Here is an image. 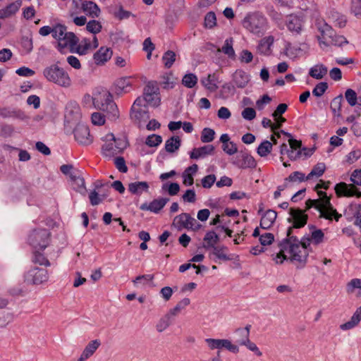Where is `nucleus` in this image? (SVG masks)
Here are the masks:
<instances>
[{"instance_id":"obj_1","label":"nucleus","mask_w":361,"mask_h":361,"mask_svg":"<svg viewBox=\"0 0 361 361\" xmlns=\"http://www.w3.org/2000/svg\"><path fill=\"white\" fill-rule=\"evenodd\" d=\"M279 252L273 259L276 264H282L288 259L302 264L306 263L308 257L307 243L300 242L291 235V229L287 231V238L279 243Z\"/></svg>"},{"instance_id":"obj_2","label":"nucleus","mask_w":361,"mask_h":361,"mask_svg":"<svg viewBox=\"0 0 361 361\" xmlns=\"http://www.w3.org/2000/svg\"><path fill=\"white\" fill-rule=\"evenodd\" d=\"M329 183V182L326 183L321 180V183L317 184L315 190L317 192L318 198L307 200L305 202L306 209L314 208L319 212V218L329 221L334 219L336 221H338L341 214L333 207L331 203V197L327 195L326 192L319 190V188L327 189Z\"/></svg>"},{"instance_id":"obj_3","label":"nucleus","mask_w":361,"mask_h":361,"mask_svg":"<svg viewBox=\"0 0 361 361\" xmlns=\"http://www.w3.org/2000/svg\"><path fill=\"white\" fill-rule=\"evenodd\" d=\"M92 102L96 109L106 112L110 119L116 121L119 118V110L109 91L102 90L95 93L92 97Z\"/></svg>"},{"instance_id":"obj_4","label":"nucleus","mask_w":361,"mask_h":361,"mask_svg":"<svg viewBox=\"0 0 361 361\" xmlns=\"http://www.w3.org/2000/svg\"><path fill=\"white\" fill-rule=\"evenodd\" d=\"M44 78L51 83L62 88H69L72 85V80L69 73L56 63L45 67L42 71Z\"/></svg>"},{"instance_id":"obj_5","label":"nucleus","mask_w":361,"mask_h":361,"mask_svg":"<svg viewBox=\"0 0 361 361\" xmlns=\"http://www.w3.org/2000/svg\"><path fill=\"white\" fill-rule=\"evenodd\" d=\"M242 25L247 31L258 37L262 36L269 28L267 18L259 12L247 13L242 21Z\"/></svg>"},{"instance_id":"obj_6","label":"nucleus","mask_w":361,"mask_h":361,"mask_svg":"<svg viewBox=\"0 0 361 361\" xmlns=\"http://www.w3.org/2000/svg\"><path fill=\"white\" fill-rule=\"evenodd\" d=\"M102 140L104 142L102 147V154L108 158L121 153L128 146L125 137L116 138L113 133L106 134Z\"/></svg>"},{"instance_id":"obj_7","label":"nucleus","mask_w":361,"mask_h":361,"mask_svg":"<svg viewBox=\"0 0 361 361\" xmlns=\"http://www.w3.org/2000/svg\"><path fill=\"white\" fill-rule=\"evenodd\" d=\"M318 29L321 34V36L318 37L321 47H322V45L325 47L330 45L341 47L348 42L345 37L337 35L332 27L325 23H319Z\"/></svg>"},{"instance_id":"obj_8","label":"nucleus","mask_w":361,"mask_h":361,"mask_svg":"<svg viewBox=\"0 0 361 361\" xmlns=\"http://www.w3.org/2000/svg\"><path fill=\"white\" fill-rule=\"evenodd\" d=\"M350 180L353 184L341 182L335 185L334 189L337 196L353 197L355 195L361 197V192L357 191L355 187V185L361 186V169H356L352 173Z\"/></svg>"},{"instance_id":"obj_9","label":"nucleus","mask_w":361,"mask_h":361,"mask_svg":"<svg viewBox=\"0 0 361 361\" xmlns=\"http://www.w3.org/2000/svg\"><path fill=\"white\" fill-rule=\"evenodd\" d=\"M130 118L137 124L140 125L142 121L145 122L149 118L146 104L141 97H137L130 109Z\"/></svg>"},{"instance_id":"obj_10","label":"nucleus","mask_w":361,"mask_h":361,"mask_svg":"<svg viewBox=\"0 0 361 361\" xmlns=\"http://www.w3.org/2000/svg\"><path fill=\"white\" fill-rule=\"evenodd\" d=\"M49 235L47 229L34 230L29 235V243L35 250H44L49 244Z\"/></svg>"},{"instance_id":"obj_11","label":"nucleus","mask_w":361,"mask_h":361,"mask_svg":"<svg viewBox=\"0 0 361 361\" xmlns=\"http://www.w3.org/2000/svg\"><path fill=\"white\" fill-rule=\"evenodd\" d=\"M25 281L30 284H42L49 279L48 271L44 268L31 267L24 274Z\"/></svg>"},{"instance_id":"obj_12","label":"nucleus","mask_w":361,"mask_h":361,"mask_svg":"<svg viewBox=\"0 0 361 361\" xmlns=\"http://www.w3.org/2000/svg\"><path fill=\"white\" fill-rule=\"evenodd\" d=\"M173 224L178 229L184 228L197 231L202 228V225L188 213H182L176 216Z\"/></svg>"},{"instance_id":"obj_13","label":"nucleus","mask_w":361,"mask_h":361,"mask_svg":"<svg viewBox=\"0 0 361 361\" xmlns=\"http://www.w3.org/2000/svg\"><path fill=\"white\" fill-rule=\"evenodd\" d=\"M159 87L156 82H148L144 89L143 97L144 103L146 104L157 106L160 103Z\"/></svg>"},{"instance_id":"obj_14","label":"nucleus","mask_w":361,"mask_h":361,"mask_svg":"<svg viewBox=\"0 0 361 361\" xmlns=\"http://www.w3.org/2000/svg\"><path fill=\"white\" fill-rule=\"evenodd\" d=\"M305 212V211L300 209H290V216L288 219V221L292 224V226L289 227L288 230L291 229L292 231L293 228H300L305 226L308 216Z\"/></svg>"},{"instance_id":"obj_15","label":"nucleus","mask_w":361,"mask_h":361,"mask_svg":"<svg viewBox=\"0 0 361 361\" xmlns=\"http://www.w3.org/2000/svg\"><path fill=\"white\" fill-rule=\"evenodd\" d=\"M220 75L217 72H213L201 77L200 83L209 92H214L219 89Z\"/></svg>"},{"instance_id":"obj_16","label":"nucleus","mask_w":361,"mask_h":361,"mask_svg":"<svg viewBox=\"0 0 361 361\" xmlns=\"http://www.w3.org/2000/svg\"><path fill=\"white\" fill-rule=\"evenodd\" d=\"M286 25L293 35H300L303 30L305 20L302 16L291 14L287 16Z\"/></svg>"},{"instance_id":"obj_17","label":"nucleus","mask_w":361,"mask_h":361,"mask_svg":"<svg viewBox=\"0 0 361 361\" xmlns=\"http://www.w3.org/2000/svg\"><path fill=\"white\" fill-rule=\"evenodd\" d=\"M343 214L348 221L355 219L354 224L361 228V204L352 202L344 209Z\"/></svg>"},{"instance_id":"obj_18","label":"nucleus","mask_w":361,"mask_h":361,"mask_svg":"<svg viewBox=\"0 0 361 361\" xmlns=\"http://www.w3.org/2000/svg\"><path fill=\"white\" fill-rule=\"evenodd\" d=\"M99 45L96 36L93 37L92 42L90 39L83 38L77 45L71 49V52L77 53L79 55H85L90 50L97 48Z\"/></svg>"},{"instance_id":"obj_19","label":"nucleus","mask_w":361,"mask_h":361,"mask_svg":"<svg viewBox=\"0 0 361 361\" xmlns=\"http://www.w3.org/2000/svg\"><path fill=\"white\" fill-rule=\"evenodd\" d=\"M75 140L82 145H89L92 142L89 128L85 125H78L74 130Z\"/></svg>"},{"instance_id":"obj_20","label":"nucleus","mask_w":361,"mask_h":361,"mask_svg":"<svg viewBox=\"0 0 361 361\" xmlns=\"http://www.w3.org/2000/svg\"><path fill=\"white\" fill-rule=\"evenodd\" d=\"M78 43V38L73 32H67L63 35L62 38L58 42L57 49L60 52L66 47H70L71 50Z\"/></svg>"},{"instance_id":"obj_21","label":"nucleus","mask_w":361,"mask_h":361,"mask_svg":"<svg viewBox=\"0 0 361 361\" xmlns=\"http://www.w3.org/2000/svg\"><path fill=\"white\" fill-rule=\"evenodd\" d=\"M22 6V0H16L0 9V19L8 18L14 16Z\"/></svg>"},{"instance_id":"obj_22","label":"nucleus","mask_w":361,"mask_h":361,"mask_svg":"<svg viewBox=\"0 0 361 361\" xmlns=\"http://www.w3.org/2000/svg\"><path fill=\"white\" fill-rule=\"evenodd\" d=\"M250 80V75L242 70H237L232 75V82L237 88L245 87Z\"/></svg>"},{"instance_id":"obj_23","label":"nucleus","mask_w":361,"mask_h":361,"mask_svg":"<svg viewBox=\"0 0 361 361\" xmlns=\"http://www.w3.org/2000/svg\"><path fill=\"white\" fill-rule=\"evenodd\" d=\"M101 345V342L98 339L91 341L84 348L80 357L77 361H86L88 358L93 355L95 351Z\"/></svg>"},{"instance_id":"obj_24","label":"nucleus","mask_w":361,"mask_h":361,"mask_svg":"<svg viewBox=\"0 0 361 361\" xmlns=\"http://www.w3.org/2000/svg\"><path fill=\"white\" fill-rule=\"evenodd\" d=\"M214 151V147L213 145H204L200 147L194 148L190 153V157L192 159H203L208 155L212 154Z\"/></svg>"},{"instance_id":"obj_25","label":"nucleus","mask_w":361,"mask_h":361,"mask_svg":"<svg viewBox=\"0 0 361 361\" xmlns=\"http://www.w3.org/2000/svg\"><path fill=\"white\" fill-rule=\"evenodd\" d=\"M169 198H159L152 201L149 204H143L140 209L142 210H149L154 213H158L169 202Z\"/></svg>"},{"instance_id":"obj_26","label":"nucleus","mask_w":361,"mask_h":361,"mask_svg":"<svg viewBox=\"0 0 361 361\" xmlns=\"http://www.w3.org/2000/svg\"><path fill=\"white\" fill-rule=\"evenodd\" d=\"M277 213L272 210L268 209L262 216L260 221V227L263 229L270 228L276 221Z\"/></svg>"},{"instance_id":"obj_27","label":"nucleus","mask_w":361,"mask_h":361,"mask_svg":"<svg viewBox=\"0 0 361 361\" xmlns=\"http://www.w3.org/2000/svg\"><path fill=\"white\" fill-rule=\"evenodd\" d=\"M274 39L272 36H267L259 40L257 45V51L263 55H269L271 53V46Z\"/></svg>"},{"instance_id":"obj_28","label":"nucleus","mask_w":361,"mask_h":361,"mask_svg":"<svg viewBox=\"0 0 361 361\" xmlns=\"http://www.w3.org/2000/svg\"><path fill=\"white\" fill-rule=\"evenodd\" d=\"M82 10L88 16L97 18L100 14V8L93 1H83L82 2Z\"/></svg>"},{"instance_id":"obj_29","label":"nucleus","mask_w":361,"mask_h":361,"mask_svg":"<svg viewBox=\"0 0 361 361\" xmlns=\"http://www.w3.org/2000/svg\"><path fill=\"white\" fill-rule=\"evenodd\" d=\"M112 56V51L110 48L106 47H102L94 54V62L99 64H104L108 60L111 59Z\"/></svg>"},{"instance_id":"obj_30","label":"nucleus","mask_w":361,"mask_h":361,"mask_svg":"<svg viewBox=\"0 0 361 361\" xmlns=\"http://www.w3.org/2000/svg\"><path fill=\"white\" fill-rule=\"evenodd\" d=\"M131 82L130 78H121L118 79L114 84V91L118 95L127 93L130 91Z\"/></svg>"},{"instance_id":"obj_31","label":"nucleus","mask_w":361,"mask_h":361,"mask_svg":"<svg viewBox=\"0 0 361 361\" xmlns=\"http://www.w3.org/2000/svg\"><path fill=\"white\" fill-rule=\"evenodd\" d=\"M227 252V247L224 245H219L212 248V252L210 253L209 256H214L216 258L214 261L216 262H217V260L226 262L231 259V258L228 255Z\"/></svg>"},{"instance_id":"obj_32","label":"nucleus","mask_w":361,"mask_h":361,"mask_svg":"<svg viewBox=\"0 0 361 361\" xmlns=\"http://www.w3.org/2000/svg\"><path fill=\"white\" fill-rule=\"evenodd\" d=\"M173 317L167 312L157 322L155 328L158 333L166 331L173 323Z\"/></svg>"},{"instance_id":"obj_33","label":"nucleus","mask_w":361,"mask_h":361,"mask_svg":"<svg viewBox=\"0 0 361 361\" xmlns=\"http://www.w3.org/2000/svg\"><path fill=\"white\" fill-rule=\"evenodd\" d=\"M360 321H361V306L356 310V311L353 314V316L351 317L350 319L348 322H347L340 326V329L343 331L351 329L354 328L355 326H356Z\"/></svg>"},{"instance_id":"obj_34","label":"nucleus","mask_w":361,"mask_h":361,"mask_svg":"<svg viewBox=\"0 0 361 361\" xmlns=\"http://www.w3.org/2000/svg\"><path fill=\"white\" fill-rule=\"evenodd\" d=\"M219 235L214 231H208L203 238L202 247L206 250L214 248L219 242Z\"/></svg>"},{"instance_id":"obj_35","label":"nucleus","mask_w":361,"mask_h":361,"mask_svg":"<svg viewBox=\"0 0 361 361\" xmlns=\"http://www.w3.org/2000/svg\"><path fill=\"white\" fill-rule=\"evenodd\" d=\"M149 188V185L145 181H137L130 183L128 185V190L135 195H140L143 192H147Z\"/></svg>"},{"instance_id":"obj_36","label":"nucleus","mask_w":361,"mask_h":361,"mask_svg":"<svg viewBox=\"0 0 361 361\" xmlns=\"http://www.w3.org/2000/svg\"><path fill=\"white\" fill-rule=\"evenodd\" d=\"M241 159L239 162H233L238 167L245 168H255L256 166V161L255 159L249 154L244 153L241 155Z\"/></svg>"},{"instance_id":"obj_37","label":"nucleus","mask_w":361,"mask_h":361,"mask_svg":"<svg viewBox=\"0 0 361 361\" xmlns=\"http://www.w3.org/2000/svg\"><path fill=\"white\" fill-rule=\"evenodd\" d=\"M327 68L323 64H317L310 69L309 75L317 80H320L326 75Z\"/></svg>"},{"instance_id":"obj_38","label":"nucleus","mask_w":361,"mask_h":361,"mask_svg":"<svg viewBox=\"0 0 361 361\" xmlns=\"http://www.w3.org/2000/svg\"><path fill=\"white\" fill-rule=\"evenodd\" d=\"M82 175V171L77 169V171L72 174L71 178H70L72 181L73 187L76 190H80L85 188V180Z\"/></svg>"},{"instance_id":"obj_39","label":"nucleus","mask_w":361,"mask_h":361,"mask_svg":"<svg viewBox=\"0 0 361 361\" xmlns=\"http://www.w3.org/2000/svg\"><path fill=\"white\" fill-rule=\"evenodd\" d=\"M310 229H313L311 232V235L310 238H307V244L309 242H312L315 245L320 244L323 242L324 234L321 229H316L314 226H309Z\"/></svg>"},{"instance_id":"obj_40","label":"nucleus","mask_w":361,"mask_h":361,"mask_svg":"<svg viewBox=\"0 0 361 361\" xmlns=\"http://www.w3.org/2000/svg\"><path fill=\"white\" fill-rule=\"evenodd\" d=\"M180 146V139L178 136H173L168 139L165 142V149L166 152L172 153L179 149Z\"/></svg>"},{"instance_id":"obj_41","label":"nucleus","mask_w":361,"mask_h":361,"mask_svg":"<svg viewBox=\"0 0 361 361\" xmlns=\"http://www.w3.org/2000/svg\"><path fill=\"white\" fill-rule=\"evenodd\" d=\"M190 304V300L188 298H185L179 301L176 305L170 309L168 312L174 318L176 317L183 310L185 309Z\"/></svg>"},{"instance_id":"obj_42","label":"nucleus","mask_w":361,"mask_h":361,"mask_svg":"<svg viewBox=\"0 0 361 361\" xmlns=\"http://www.w3.org/2000/svg\"><path fill=\"white\" fill-rule=\"evenodd\" d=\"M326 171V165L323 162L317 163L312 168V171L308 173L307 178L309 180H312L314 178L321 177Z\"/></svg>"},{"instance_id":"obj_43","label":"nucleus","mask_w":361,"mask_h":361,"mask_svg":"<svg viewBox=\"0 0 361 361\" xmlns=\"http://www.w3.org/2000/svg\"><path fill=\"white\" fill-rule=\"evenodd\" d=\"M238 343L241 345L246 346L250 351L254 352L257 356H262V352L259 350L257 345L250 340L249 337L241 338L238 341Z\"/></svg>"},{"instance_id":"obj_44","label":"nucleus","mask_w":361,"mask_h":361,"mask_svg":"<svg viewBox=\"0 0 361 361\" xmlns=\"http://www.w3.org/2000/svg\"><path fill=\"white\" fill-rule=\"evenodd\" d=\"M272 143L268 140H264L257 147V152L261 157H267L272 150Z\"/></svg>"},{"instance_id":"obj_45","label":"nucleus","mask_w":361,"mask_h":361,"mask_svg":"<svg viewBox=\"0 0 361 361\" xmlns=\"http://www.w3.org/2000/svg\"><path fill=\"white\" fill-rule=\"evenodd\" d=\"M198 81L197 76L192 73L185 74L182 79V84L187 88L194 87Z\"/></svg>"},{"instance_id":"obj_46","label":"nucleus","mask_w":361,"mask_h":361,"mask_svg":"<svg viewBox=\"0 0 361 361\" xmlns=\"http://www.w3.org/2000/svg\"><path fill=\"white\" fill-rule=\"evenodd\" d=\"M233 40L231 37L228 38L225 40L224 44L221 49H218L219 51H222L224 54L227 55L228 57H233L235 56V51L233 48Z\"/></svg>"},{"instance_id":"obj_47","label":"nucleus","mask_w":361,"mask_h":361,"mask_svg":"<svg viewBox=\"0 0 361 361\" xmlns=\"http://www.w3.org/2000/svg\"><path fill=\"white\" fill-rule=\"evenodd\" d=\"M40 250H36L33 253L32 262L44 265L45 267L50 266L49 261L39 252Z\"/></svg>"},{"instance_id":"obj_48","label":"nucleus","mask_w":361,"mask_h":361,"mask_svg":"<svg viewBox=\"0 0 361 361\" xmlns=\"http://www.w3.org/2000/svg\"><path fill=\"white\" fill-rule=\"evenodd\" d=\"M308 180L307 176L305 173L300 171H295L291 173L288 178L285 179V182L287 183L288 182H304Z\"/></svg>"},{"instance_id":"obj_49","label":"nucleus","mask_w":361,"mask_h":361,"mask_svg":"<svg viewBox=\"0 0 361 361\" xmlns=\"http://www.w3.org/2000/svg\"><path fill=\"white\" fill-rule=\"evenodd\" d=\"M343 97L341 95L335 97L331 102V109L334 116H340L342 106Z\"/></svg>"},{"instance_id":"obj_50","label":"nucleus","mask_w":361,"mask_h":361,"mask_svg":"<svg viewBox=\"0 0 361 361\" xmlns=\"http://www.w3.org/2000/svg\"><path fill=\"white\" fill-rule=\"evenodd\" d=\"M176 54L173 51L169 50L165 52L162 56V61L164 66L167 68H171L176 61Z\"/></svg>"},{"instance_id":"obj_51","label":"nucleus","mask_w":361,"mask_h":361,"mask_svg":"<svg viewBox=\"0 0 361 361\" xmlns=\"http://www.w3.org/2000/svg\"><path fill=\"white\" fill-rule=\"evenodd\" d=\"M215 131L209 128H205L201 133V141L204 143L211 142L214 140Z\"/></svg>"},{"instance_id":"obj_52","label":"nucleus","mask_w":361,"mask_h":361,"mask_svg":"<svg viewBox=\"0 0 361 361\" xmlns=\"http://www.w3.org/2000/svg\"><path fill=\"white\" fill-rule=\"evenodd\" d=\"M102 26L101 23L96 20H90L86 24V29L90 33L96 35L101 32Z\"/></svg>"},{"instance_id":"obj_53","label":"nucleus","mask_w":361,"mask_h":361,"mask_svg":"<svg viewBox=\"0 0 361 361\" xmlns=\"http://www.w3.org/2000/svg\"><path fill=\"white\" fill-rule=\"evenodd\" d=\"M66 31V27L65 25L56 24L53 27L52 37L59 42Z\"/></svg>"},{"instance_id":"obj_54","label":"nucleus","mask_w":361,"mask_h":361,"mask_svg":"<svg viewBox=\"0 0 361 361\" xmlns=\"http://www.w3.org/2000/svg\"><path fill=\"white\" fill-rule=\"evenodd\" d=\"M355 289H358L361 292V279H353L347 283L346 291L348 293H354Z\"/></svg>"},{"instance_id":"obj_55","label":"nucleus","mask_w":361,"mask_h":361,"mask_svg":"<svg viewBox=\"0 0 361 361\" xmlns=\"http://www.w3.org/2000/svg\"><path fill=\"white\" fill-rule=\"evenodd\" d=\"M162 142L161 136L156 134H152L147 136L145 143L149 147H157Z\"/></svg>"},{"instance_id":"obj_56","label":"nucleus","mask_w":361,"mask_h":361,"mask_svg":"<svg viewBox=\"0 0 361 361\" xmlns=\"http://www.w3.org/2000/svg\"><path fill=\"white\" fill-rule=\"evenodd\" d=\"M153 279H154V275L144 274V275L137 276L133 281V282L134 283V284L135 286L138 285V284L146 285V284H148L149 283L152 282L153 281Z\"/></svg>"},{"instance_id":"obj_57","label":"nucleus","mask_w":361,"mask_h":361,"mask_svg":"<svg viewBox=\"0 0 361 361\" xmlns=\"http://www.w3.org/2000/svg\"><path fill=\"white\" fill-rule=\"evenodd\" d=\"M162 190H167L168 193L171 195H176L180 190V186L177 183H171L170 184L164 183L162 185Z\"/></svg>"},{"instance_id":"obj_58","label":"nucleus","mask_w":361,"mask_h":361,"mask_svg":"<svg viewBox=\"0 0 361 361\" xmlns=\"http://www.w3.org/2000/svg\"><path fill=\"white\" fill-rule=\"evenodd\" d=\"M345 97L351 106H354L357 104V97L353 90L348 89L345 92Z\"/></svg>"},{"instance_id":"obj_59","label":"nucleus","mask_w":361,"mask_h":361,"mask_svg":"<svg viewBox=\"0 0 361 361\" xmlns=\"http://www.w3.org/2000/svg\"><path fill=\"white\" fill-rule=\"evenodd\" d=\"M328 88L326 82H322L318 83L312 90V94L315 97H319L324 94Z\"/></svg>"},{"instance_id":"obj_60","label":"nucleus","mask_w":361,"mask_h":361,"mask_svg":"<svg viewBox=\"0 0 361 361\" xmlns=\"http://www.w3.org/2000/svg\"><path fill=\"white\" fill-rule=\"evenodd\" d=\"M361 157V151L360 149H353L345 156V161L348 164H353L358 160Z\"/></svg>"},{"instance_id":"obj_61","label":"nucleus","mask_w":361,"mask_h":361,"mask_svg":"<svg viewBox=\"0 0 361 361\" xmlns=\"http://www.w3.org/2000/svg\"><path fill=\"white\" fill-rule=\"evenodd\" d=\"M222 149L226 154L230 156L233 155L238 152L237 145L233 142L222 145Z\"/></svg>"},{"instance_id":"obj_62","label":"nucleus","mask_w":361,"mask_h":361,"mask_svg":"<svg viewBox=\"0 0 361 361\" xmlns=\"http://www.w3.org/2000/svg\"><path fill=\"white\" fill-rule=\"evenodd\" d=\"M259 240L262 245H269L274 240V236L271 233H264L260 235Z\"/></svg>"},{"instance_id":"obj_63","label":"nucleus","mask_w":361,"mask_h":361,"mask_svg":"<svg viewBox=\"0 0 361 361\" xmlns=\"http://www.w3.org/2000/svg\"><path fill=\"white\" fill-rule=\"evenodd\" d=\"M216 176L214 174H210L204 176L202 179V185L204 188H210L216 181Z\"/></svg>"},{"instance_id":"obj_64","label":"nucleus","mask_w":361,"mask_h":361,"mask_svg":"<svg viewBox=\"0 0 361 361\" xmlns=\"http://www.w3.org/2000/svg\"><path fill=\"white\" fill-rule=\"evenodd\" d=\"M351 11L357 18H361V0H352Z\"/></svg>"}]
</instances>
